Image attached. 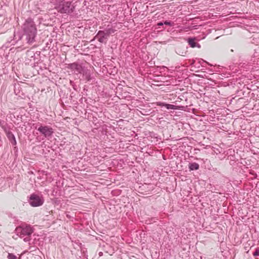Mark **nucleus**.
<instances>
[{"mask_svg":"<svg viewBox=\"0 0 259 259\" xmlns=\"http://www.w3.org/2000/svg\"><path fill=\"white\" fill-rule=\"evenodd\" d=\"M67 68L72 71H74L76 74H81L83 72V70L85 68L81 64L76 62L69 64Z\"/></svg>","mask_w":259,"mask_h":259,"instance_id":"423d86ee","label":"nucleus"},{"mask_svg":"<svg viewBox=\"0 0 259 259\" xmlns=\"http://www.w3.org/2000/svg\"><path fill=\"white\" fill-rule=\"evenodd\" d=\"M9 259H17V256L13 253H9L8 255Z\"/></svg>","mask_w":259,"mask_h":259,"instance_id":"4468645a","label":"nucleus"},{"mask_svg":"<svg viewBox=\"0 0 259 259\" xmlns=\"http://www.w3.org/2000/svg\"><path fill=\"white\" fill-rule=\"evenodd\" d=\"M189 168L190 170H197L199 168V165L196 162L190 163Z\"/></svg>","mask_w":259,"mask_h":259,"instance_id":"9b49d317","label":"nucleus"},{"mask_svg":"<svg viewBox=\"0 0 259 259\" xmlns=\"http://www.w3.org/2000/svg\"><path fill=\"white\" fill-rule=\"evenodd\" d=\"M163 24H164V22L163 23V22H160L158 23L157 25L158 26H162Z\"/></svg>","mask_w":259,"mask_h":259,"instance_id":"6ab92c4d","label":"nucleus"},{"mask_svg":"<svg viewBox=\"0 0 259 259\" xmlns=\"http://www.w3.org/2000/svg\"><path fill=\"white\" fill-rule=\"evenodd\" d=\"M103 31L108 37L110 34L114 32L115 30L112 27H109V25H108L107 27Z\"/></svg>","mask_w":259,"mask_h":259,"instance_id":"9d476101","label":"nucleus"},{"mask_svg":"<svg viewBox=\"0 0 259 259\" xmlns=\"http://www.w3.org/2000/svg\"><path fill=\"white\" fill-rule=\"evenodd\" d=\"M195 40H196V38H192V37L188 38V42L189 44V45L191 48L197 47L198 48H200L201 47L200 44L196 42Z\"/></svg>","mask_w":259,"mask_h":259,"instance_id":"6e6552de","label":"nucleus"},{"mask_svg":"<svg viewBox=\"0 0 259 259\" xmlns=\"http://www.w3.org/2000/svg\"><path fill=\"white\" fill-rule=\"evenodd\" d=\"M37 129L40 134L44 135L46 138L52 137L54 133L53 129L47 125L43 126L40 125Z\"/></svg>","mask_w":259,"mask_h":259,"instance_id":"39448f33","label":"nucleus"},{"mask_svg":"<svg viewBox=\"0 0 259 259\" xmlns=\"http://www.w3.org/2000/svg\"><path fill=\"white\" fill-rule=\"evenodd\" d=\"M56 9L61 14H69L74 11V7L70 2L63 1L59 3Z\"/></svg>","mask_w":259,"mask_h":259,"instance_id":"7ed1b4c3","label":"nucleus"},{"mask_svg":"<svg viewBox=\"0 0 259 259\" xmlns=\"http://www.w3.org/2000/svg\"><path fill=\"white\" fill-rule=\"evenodd\" d=\"M15 232L20 238H24L25 242H28L30 240V236L33 232V230L30 225H23L17 227Z\"/></svg>","mask_w":259,"mask_h":259,"instance_id":"f03ea898","label":"nucleus"},{"mask_svg":"<svg viewBox=\"0 0 259 259\" xmlns=\"http://www.w3.org/2000/svg\"><path fill=\"white\" fill-rule=\"evenodd\" d=\"M22 29L26 36L27 43L31 44L35 41L37 29L34 21L31 18L26 19L23 24Z\"/></svg>","mask_w":259,"mask_h":259,"instance_id":"f257e3e1","label":"nucleus"},{"mask_svg":"<svg viewBox=\"0 0 259 259\" xmlns=\"http://www.w3.org/2000/svg\"><path fill=\"white\" fill-rule=\"evenodd\" d=\"M95 37L101 43L106 42L105 40L108 38L103 30H99Z\"/></svg>","mask_w":259,"mask_h":259,"instance_id":"0eeeda50","label":"nucleus"},{"mask_svg":"<svg viewBox=\"0 0 259 259\" xmlns=\"http://www.w3.org/2000/svg\"><path fill=\"white\" fill-rule=\"evenodd\" d=\"M164 24L165 25H169L170 26H174V24H175L174 22H171V21H165L164 22Z\"/></svg>","mask_w":259,"mask_h":259,"instance_id":"2eb2a0df","label":"nucleus"},{"mask_svg":"<svg viewBox=\"0 0 259 259\" xmlns=\"http://www.w3.org/2000/svg\"><path fill=\"white\" fill-rule=\"evenodd\" d=\"M253 255L254 256H259V247H257L255 249V251L253 252Z\"/></svg>","mask_w":259,"mask_h":259,"instance_id":"dca6fc26","label":"nucleus"},{"mask_svg":"<svg viewBox=\"0 0 259 259\" xmlns=\"http://www.w3.org/2000/svg\"><path fill=\"white\" fill-rule=\"evenodd\" d=\"M44 199L36 194H33L30 197L29 203L32 206H39L44 203Z\"/></svg>","mask_w":259,"mask_h":259,"instance_id":"20e7f679","label":"nucleus"},{"mask_svg":"<svg viewBox=\"0 0 259 259\" xmlns=\"http://www.w3.org/2000/svg\"><path fill=\"white\" fill-rule=\"evenodd\" d=\"M201 259H202V257H201Z\"/></svg>","mask_w":259,"mask_h":259,"instance_id":"aec40b11","label":"nucleus"},{"mask_svg":"<svg viewBox=\"0 0 259 259\" xmlns=\"http://www.w3.org/2000/svg\"><path fill=\"white\" fill-rule=\"evenodd\" d=\"M10 142H11L13 145H16L17 144V142L15 138H14V140H11Z\"/></svg>","mask_w":259,"mask_h":259,"instance_id":"f3484780","label":"nucleus"},{"mask_svg":"<svg viewBox=\"0 0 259 259\" xmlns=\"http://www.w3.org/2000/svg\"><path fill=\"white\" fill-rule=\"evenodd\" d=\"M5 132L6 133L7 137L10 141L12 140H14V138H15V136L11 131L6 130Z\"/></svg>","mask_w":259,"mask_h":259,"instance_id":"f8f14e48","label":"nucleus"},{"mask_svg":"<svg viewBox=\"0 0 259 259\" xmlns=\"http://www.w3.org/2000/svg\"><path fill=\"white\" fill-rule=\"evenodd\" d=\"M4 49L3 48H0V56H2L3 53Z\"/></svg>","mask_w":259,"mask_h":259,"instance_id":"a211bd4d","label":"nucleus"},{"mask_svg":"<svg viewBox=\"0 0 259 259\" xmlns=\"http://www.w3.org/2000/svg\"><path fill=\"white\" fill-rule=\"evenodd\" d=\"M157 105L159 106L165 107L167 109H176V106L172 104H166L163 102H157Z\"/></svg>","mask_w":259,"mask_h":259,"instance_id":"1a4fd4ad","label":"nucleus"},{"mask_svg":"<svg viewBox=\"0 0 259 259\" xmlns=\"http://www.w3.org/2000/svg\"><path fill=\"white\" fill-rule=\"evenodd\" d=\"M81 74H83V76H85V78L87 80L89 81L91 79L90 73L88 69L84 68L83 70V72H82Z\"/></svg>","mask_w":259,"mask_h":259,"instance_id":"ddd939ff","label":"nucleus"}]
</instances>
